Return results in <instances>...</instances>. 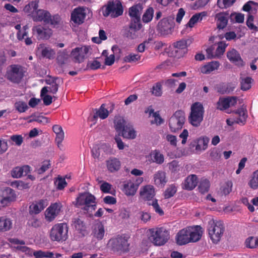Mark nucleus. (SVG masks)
<instances>
[{
  "label": "nucleus",
  "mask_w": 258,
  "mask_h": 258,
  "mask_svg": "<svg viewBox=\"0 0 258 258\" xmlns=\"http://www.w3.org/2000/svg\"><path fill=\"white\" fill-rule=\"evenodd\" d=\"M209 236L214 243L220 241L225 231V227L221 221H213L210 223L208 228Z\"/></svg>",
  "instance_id": "nucleus-6"
},
{
  "label": "nucleus",
  "mask_w": 258,
  "mask_h": 258,
  "mask_svg": "<svg viewBox=\"0 0 258 258\" xmlns=\"http://www.w3.org/2000/svg\"><path fill=\"white\" fill-rule=\"evenodd\" d=\"M32 19L34 22H43L46 24L54 26L58 25L60 20L58 14L52 16L48 11L38 8L36 12L33 13Z\"/></svg>",
  "instance_id": "nucleus-3"
},
{
  "label": "nucleus",
  "mask_w": 258,
  "mask_h": 258,
  "mask_svg": "<svg viewBox=\"0 0 258 258\" xmlns=\"http://www.w3.org/2000/svg\"><path fill=\"white\" fill-rule=\"evenodd\" d=\"M77 205L84 206L83 209L85 211H94L96 208L95 197L89 193H82L76 199Z\"/></svg>",
  "instance_id": "nucleus-9"
},
{
  "label": "nucleus",
  "mask_w": 258,
  "mask_h": 258,
  "mask_svg": "<svg viewBox=\"0 0 258 258\" xmlns=\"http://www.w3.org/2000/svg\"><path fill=\"white\" fill-rule=\"evenodd\" d=\"M38 51L41 53V56L49 59L54 57L55 51L49 46H46L44 44H40L38 47Z\"/></svg>",
  "instance_id": "nucleus-28"
},
{
  "label": "nucleus",
  "mask_w": 258,
  "mask_h": 258,
  "mask_svg": "<svg viewBox=\"0 0 258 258\" xmlns=\"http://www.w3.org/2000/svg\"><path fill=\"white\" fill-rule=\"evenodd\" d=\"M12 227V222L10 219L0 217V232L9 230Z\"/></svg>",
  "instance_id": "nucleus-39"
},
{
  "label": "nucleus",
  "mask_w": 258,
  "mask_h": 258,
  "mask_svg": "<svg viewBox=\"0 0 258 258\" xmlns=\"http://www.w3.org/2000/svg\"><path fill=\"white\" fill-rule=\"evenodd\" d=\"M29 27L26 25L23 27L22 30H19L17 33V38L19 40H22L24 39L25 36H27L28 34V30Z\"/></svg>",
  "instance_id": "nucleus-61"
},
{
  "label": "nucleus",
  "mask_w": 258,
  "mask_h": 258,
  "mask_svg": "<svg viewBox=\"0 0 258 258\" xmlns=\"http://www.w3.org/2000/svg\"><path fill=\"white\" fill-rule=\"evenodd\" d=\"M236 0H217V6L220 9H226L232 7Z\"/></svg>",
  "instance_id": "nucleus-46"
},
{
  "label": "nucleus",
  "mask_w": 258,
  "mask_h": 258,
  "mask_svg": "<svg viewBox=\"0 0 258 258\" xmlns=\"http://www.w3.org/2000/svg\"><path fill=\"white\" fill-rule=\"evenodd\" d=\"M176 241L178 245H183L190 243L187 227L179 231L176 236Z\"/></svg>",
  "instance_id": "nucleus-27"
},
{
  "label": "nucleus",
  "mask_w": 258,
  "mask_h": 258,
  "mask_svg": "<svg viewBox=\"0 0 258 258\" xmlns=\"http://www.w3.org/2000/svg\"><path fill=\"white\" fill-rule=\"evenodd\" d=\"M205 15V12L196 14L189 19L187 25L190 28L193 27L194 25L198 22L199 20H202V16H204Z\"/></svg>",
  "instance_id": "nucleus-48"
},
{
  "label": "nucleus",
  "mask_w": 258,
  "mask_h": 258,
  "mask_svg": "<svg viewBox=\"0 0 258 258\" xmlns=\"http://www.w3.org/2000/svg\"><path fill=\"white\" fill-rule=\"evenodd\" d=\"M141 23L131 22L128 28L125 30L124 35L131 39H134L138 37V31L141 28Z\"/></svg>",
  "instance_id": "nucleus-22"
},
{
  "label": "nucleus",
  "mask_w": 258,
  "mask_h": 258,
  "mask_svg": "<svg viewBox=\"0 0 258 258\" xmlns=\"http://www.w3.org/2000/svg\"><path fill=\"white\" fill-rule=\"evenodd\" d=\"M210 186V183L209 180L207 179H202L199 185V189L202 194L207 192Z\"/></svg>",
  "instance_id": "nucleus-47"
},
{
  "label": "nucleus",
  "mask_w": 258,
  "mask_h": 258,
  "mask_svg": "<svg viewBox=\"0 0 258 258\" xmlns=\"http://www.w3.org/2000/svg\"><path fill=\"white\" fill-rule=\"evenodd\" d=\"M149 231V239L154 245H163L169 238V232L163 227L152 228Z\"/></svg>",
  "instance_id": "nucleus-1"
},
{
  "label": "nucleus",
  "mask_w": 258,
  "mask_h": 258,
  "mask_svg": "<svg viewBox=\"0 0 258 258\" xmlns=\"http://www.w3.org/2000/svg\"><path fill=\"white\" fill-rule=\"evenodd\" d=\"M86 15L85 9L78 7L75 8L72 12L71 19L74 23L80 25L84 23Z\"/></svg>",
  "instance_id": "nucleus-21"
},
{
  "label": "nucleus",
  "mask_w": 258,
  "mask_h": 258,
  "mask_svg": "<svg viewBox=\"0 0 258 258\" xmlns=\"http://www.w3.org/2000/svg\"><path fill=\"white\" fill-rule=\"evenodd\" d=\"M174 27L173 18L170 17L164 18L158 24L157 30L162 35L171 34Z\"/></svg>",
  "instance_id": "nucleus-12"
},
{
  "label": "nucleus",
  "mask_w": 258,
  "mask_h": 258,
  "mask_svg": "<svg viewBox=\"0 0 258 258\" xmlns=\"http://www.w3.org/2000/svg\"><path fill=\"white\" fill-rule=\"evenodd\" d=\"M248 184L253 189H257L258 188V170H255L252 173Z\"/></svg>",
  "instance_id": "nucleus-42"
},
{
  "label": "nucleus",
  "mask_w": 258,
  "mask_h": 258,
  "mask_svg": "<svg viewBox=\"0 0 258 258\" xmlns=\"http://www.w3.org/2000/svg\"><path fill=\"white\" fill-rule=\"evenodd\" d=\"M187 227L190 243L198 241L201 238L202 235L203 231L201 227L197 225Z\"/></svg>",
  "instance_id": "nucleus-23"
},
{
  "label": "nucleus",
  "mask_w": 258,
  "mask_h": 258,
  "mask_svg": "<svg viewBox=\"0 0 258 258\" xmlns=\"http://www.w3.org/2000/svg\"><path fill=\"white\" fill-rule=\"evenodd\" d=\"M204 112V108L201 103L197 102L193 103L188 118L189 123L194 127H199L203 120Z\"/></svg>",
  "instance_id": "nucleus-2"
},
{
  "label": "nucleus",
  "mask_w": 258,
  "mask_h": 258,
  "mask_svg": "<svg viewBox=\"0 0 258 258\" xmlns=\"http://www.w3.org/2000/svg\"><path fill=\"white\" fill-rule=\"evenodd\" d=\"M148 204L152 206L155 211L160 215L164 214V212L159 205L157 200L154 199L151 202L148 203Z\"/></svg>",
  "instance_id": "nucleus-58"
},
{
  "label": "nucleus",
  "mask_w": 258,
  "mask_h": 258,
  "mask_svg": "<svg viewBox=\"0 0 258 258\" xmlns=\"http://www.w3.org/2000/svg\"><path fill=\"white\" fill-rule=\"evenodd\" d=\"M105 107L106 104H102L98 109H96L95 112L93 115V118L96 119L98 117L101 119L106 118L108 116L109 112H111L114 109V104H111L109 111Z\"/></svg>",
  "instance_id": "nucleus-25"
},
{
  "label": "nucleus",
  "mask_w": 258,
  "mask_h": 258,
  "mask_svg": "<svg viewBox=\"0 0 258 258\" xmlns=\"http://www.w3.org/2000/svg\"><path fill=\"white\" fill-rule=\"evenodd\" d=\"M75 229L79 231L80 233L85 231L86 227L83 221L81 219L78 218L75 220L74 223Z\"/></svg>",
  "instance_id": "nucleus-59"
},
{
  "label": "nucleus",
  "mask_w": 258,
  "mask_h": 258,
  "mask_svg": "<svg viewBox=\"0 0 258 258\" xmlns=\"http://www.w3.org/2000/svg\"><path fill=\"white\" fill-rule=\"evenodd\" d=\"M229 19L230 13L228 11L217 13L215 16L217 28L218 30H223L227 27Z\"/></svg>",
  "instance_id": "nucleus-16"
},
{
  "label": "nucleus",
  "mask_w": 258,
  "mask_h": 258,
  "mask_svg": "<svg viewBox=\"0 0 258 258\" xmlns=\"http://www.w3.org/2000/svg\"><path fill=\"white\" fill-rule=\"evenodd\" d=\"M141 9L140 5H135L129 8L128 14L131 18V22L140 23V10Z\"/></svg>",
  "instance_id": "nucleus-31"
},
{
  "label": "nucleus",
  "mask_w": 258,
  "mask_h": 258,
  "mask_svg": "<svg viewBox=\"0 0 258 258\" xmlns=\"http://www.w3.org/2000/svg\"><path fill=\"white\" fill-rule=\"evenodd\" d=\"M32 33L38 40H47L52 34V30L41 25L34 26Z\"/></svg>",
  "instance_id": "nucleus-13"
},
{
  "label": "nucleus",
  "mask_w": 258,
  "mask_h": 258,
  "mask_svg": "<svg viewBox=\"0 0 258 258\" xmlns=\"http://www.w3.org/2000/svg\"><path fill=\"white\" fill-rule=\"evenodd\" d=\"M69 227L67 223H61L54 225L50 231V238L52 241L63 242L68 238Z\"/></svg>",
  "instance_id": "nucleus-4"
},
{
  "label": "nucleus",
  "mask_w": 258,
  "mask_h": 258,
  "mask_svg": "<svg viewBox=\"0 0 258 258\" xmlns=\"http://www.w3.org/2000/svg\"><path fill=\"white\" fill-rule=\"evenodd\" d=\"M114 123L117 132H121L126 125L125 120L121 116L115 117Z\"/></svg>",
  "instance_id": "nucleus-43"
},
{
  "label": "nucleus",
  "mask_w": 258,
  "mask_h": 258,
  "mask_svg": "<svg viewBox=\"0 0 258 258\" xmlns=\"http://www.w3.org/2000/svg\"><path fill=\"white\" fill-rule=\"evenodd\" d=\"M123 12V8L120 1H109L103 12V15L106 17L110 16L111 18H115L121 16Z\"/></svg>",
  "instance_id": "nucleus-7"
},
{
  "label": "nucleus",
  "mask_w": 258,
  "mask_h": 258,
  "mask_svg": "<svg viewBox=\"0 0 258 258\" xmlns=\"http://www.w3.org/2000/svg\"><path fill=\"white\" fill-rule=\"evenodd\" d=\"M256 238L253 236L247 238L245 242L246 246L250 248H256Z\"/></svg>",
  "instance_id": "nucleus-63"
},
{
  "label": "nucleus",
  "mask_w": 258,
  "mask_h": 258,
  "mask_svg": "<svg viewBox=\"0 0 258 258\" xmlns=\"http://www.w3.org/2000/svg\"><path fill=\"white\" fill-rule=\"evenodd\" d=\"M60 204L59 203H54L51 204L45 211V217L47 221H53L58 215L60 211Z\"/></svg>",
  "instance_id": "nucleus-19"
},
{
  "label": "nucleus",
  "mask_w": 258,
  "mask_h": 258,
  "mask_svg": "<svg viewBox=\"0 0 258 258\" xmlns=\"http://www.w3.org/2000/svg\"><path fill=\"white\" fill-rule=\"evenodd\" d=\"M16 109L20 113H23L26 111L28 108V105L24 101H18L14 104Z\"/></svg>",
  "instance_id": "nucleus-55"
},
{
  "label": "nucleus",
  "mask_w": 258,
  "mask_h": 258,
  "mask_svg": "<svg viewBox=\"0 0 258 258\" xmlns=\"http://www.w3.org/2000/svg\"><path fill=\"white\" fill-rule=\"evenodd\" d=\"M190 42L191 41L189 39H185L174 42L172 44L174 48L172 53L174 56L178 58L183 57L187 53V47Z\"/></svg>",
  "instance_id": "nucleus-11"
},
{
  "label": "nucleus",
  "mask_w": 258,
  "mask_h": 258,
  "mask_svg": "<svg viewBox=\"0 0 258 258\" xmlns=\"http://www.w3.org/2000/svg\"><path fill=\"white\" fill-rule=\"evenodd\" d=\"M106 166L108 170L110 172H114L119 170L121 163L117 158L114 157L110 158L106 161Z\"/></svg>",
  "instance_id": "nucleus-32"
},
{
  "label": "nucleus",
  "mask_w": 258,
  "mask_h": 258,
  "mask_svg": "<svg viewBox=\"0 0 258 258\" xmlns=\"http://www.w3.org/2000/svg\"><path fill=\"white\" fill-rule=\"evenodd\" d=\"M104 227L102 223H99L95 225L94 229V236L98 240H101L104 236Z\"/></svg>",
  "instance_id": "nucleus-41"
},
{
  "label": "nucleus",
  "mask_w": 258,
  "mask_h": 258,
  "mask_svg": "<svg viewBox=\"0 0 258 258\" xmlns=\"http://www.w3.org/2000/svg\"><path fill=\"white\" fill-rule=\"evenodd\" d=\"M138 189V185L134 183L130 182L124 184L123 191L127 196H134Z\"/></svg>",
  "instance_id": "nucleus-40"
},
{
  "label": "nucleus",
  "mask_w": 258,
  "mask_h": 258,
  "mask_svg": "<svg viewBox=\"0 0 258 258\" xmlns=\"http://www.w3.org/2000/svg\"><path fill=\"white\" fill-rule=\"evenodd\" d=\"M60 79L57 78H54L52 80V82L49 83L50 86L49 87V92L52 94H56L58 91L59 83H60Z\"/></svg>",
  "instance_id": "nucleus-49"
},
{
  "label": "nucleus",
  "mask_w": 258,
  "mask_h": 258,
  "mask_svg": "<svg viewBox=\"0 0 258 258\" xmlns=\"http://www.w3.org/2000/svg\"><path fill=\"white\" fill-rule=\"evenodd\" d=\"M198 182V178L196 175H189L184 180L183 188L188 190H192L196 187Z\"/></svg>",
  "instance_id": "nucleus-30"
},
{
  "label": "nucleus",
  "mask_w": 258,
  "mask_h": 258,
  "mask_svg": "<svg viewBox=\"0 0 258 258\" xmlns=\"http://www.w3.org/2000/svg\"><path fill=\"white\" fill-rule=\"evenodd\" d=\"M227 57L228 59L232 63H234L238 67H243L245 64L244 62L241 58L239 52L235 49H232L227 52Z\"/></svg>",
  "instance_id": "nucleus-24"
},
{
  "label": "nucleus",
  "mask_w": 258,
  "mask_h": 258,
  "mask_svg": "<svg viewBox=\"0 0 258 258\" xmlns=\"http://www.w3.org/2000/svg\"><path fill=\"white\" fill-rule=\"evenodd\" d=\"M155 183L158 185H164L167 182L166 180V173L163 171H158L154 176Z\"/></svg>",
  "instance_id": "nucleus-37"
},
{
  "label": "nucleus",
  "mask_w": 258,
  "mask_h": 258,
  "mask_svg": "<svg viewBox=\"0 0 258 258\" xmlns=\"http://www.w3.org/2000/svg\"><path fill=\"white\" fill-rule=\"evenodd\" d=\"M220 66L218 61H212L208 62L201 68V72L203 74H209L212 72L218 70Z\"/></svg>",
  "instance_id": "nucleus-33"
},
{
  "label": "nucleus",
  "mask_w": 258,
  "mask_h": 258,
  "mask_svg": "<svg viewBox=\"0 0 258 258\" xmlns=\"http://www.w3.org/2000/svg\"><path fill=\"white\" fill-rule=\"evenodd\" d=\"M217 45L218 47L215 52L217 57H219L223 54L228 45L224 41H220L218 42Z\"/></svg>",
  "instance_id": "nucleus-53"
},
{
  "label": "nucleus",
  "mask_w": 258,
  "mask_h": 258,
  "mask_svg": "<svg viewBox=\"0 0 258 258\" xmlns=\"http://www.w3.org/2000/svg\"><path fill=\"white\" fill-rule=\"evenodd\" d=\"M141 58V55L138 54L130 53L128 55L125 56L124 58V60L125 62H136Z\"/></svg>",
  "instance_id": "nucleus-62"
},
{
  "label": "nucleus",
  "mask_w": 258,
  "mask_h": 258,
  "mask_svg": "<svg viewBox=\"0 0 258 258\" xmlns=\"http://www.w3.org/2000/svg\"><path fill=\"white\" fill-rule=\"evenodd\" d=\"M25 68L20 64H11L7 69L6 78L13 83L19 84L25 76Z\"/></svg>",
  "instance_id": "nucleus-5"
},
{
  "label": "nucleus",
  "mask_w": 258,
  "mask_h": 258,
  "mask_svg": "<svg viewBox=\"0 0 258 258\" xmlns=\"http://www.w3.org/2000/svg\"><path fill=\"white\" fill-rule=\"evenodd\" d=\"M112 249L116 252L125 253L129 251L130 243L128 238L125 236L118 235L110 240Z\"/></svg>",
  "instance_id": "nucleus-10"
},
{
  "label": "nucleus",
  "mask_w": 258,
  "mask_h": 258,
  "mask_svg": "<svg viewBox=\"0 0 258 258\" xmlns=\"http://www.w3.org/2000/svg\"><path fill=\"white\" fill-rule=\"evenodd\" d=\"M30 117H33V118L30 119L29 121V122H31L33 121H36L40 123H42L43 124L48 123L49 121V119L47 117L43 116H35L33 115H31Z\"/></svg>",
  "instance_id": "nucleus-56"
},
{
  "label": "nucleus",
  "mask_w": 258,
  "mask_h": 258,
  "mask_svg": "<svg viewBox=\"0 0 258 258\" xmlns=\"http://www.w3.org/2000/svg\"><path fill=\"white\" fill-rule=\"evenodd\" d=\"M141 197L145 201H151L155 196V192L153 186L147 185L142 188L140 190Z\"/></svg>",
  "instance_id": "nucleus-26"
},
{
  "label": "nucleus",
  "mask_w": 258,
  "mask_h": 258,
  "mask_svg": "<svg viewBox=\"0 0 258 258\" xmlns=\"http://www.w3.org/2000/svg\"><path fill=\"white\" fill-rule=\"evenodd\" d=\"M152 94L155 96L159 97L162 95V85L159 83H157L152 87Z\"/></svg>",
  "instance_id": "nucleus-57"
},
{
  "label": "nucleus",
  "mask_w": 258,
  "mask_h": 258,
  "mask_svg": "<svg viewBox=\"0 0 258 258\" xmlns=\"http://www.w3.org/2000/svg\"><path fill=\"white\" fill-rule=\"evenodd\" d=\"M89 50V47L88 46L76 47L72 50L71 55L76 62H81L84 60Z\"/></svg>",
  "instance_id": "nucleus-20"
},
{
  "label": "nucleus",
  "mask_w": 258,
  "mask_h": 258,
  "mask_svg": "<svg viewBox=\"0 0 258 258\" xmlns=\"http://www.w3.org/2000/svg\"><path fill=\"white\" fill-rule=\"evenodd\" d=\"M154 14V10L153 8H149L145 12L142 17V20L144 23L150 22L153 18Z\"/></svg>",
  "instance_id": "nucleus-51"
},
{
  "label": "nucleus",
  "mask_w": 258,
  "mask_h": 258,
  "mask_svg": "<svg viewBox=\"0 0 258 258\" xmlns=\"http://www.w3.org/2000/svg\"><path fill=\"white\" fill-rule=\"evenodd\" d=\"M238 97L236 96L221 97L216 103V108L223 111L229 108L231 106H235L237 104Z\"/></svg>",
  "instance_id": "nucleus-15"
},
{
  "label": "nucleus",
  "mask_w": 258,
  "mask_h": 258,
  "mask_svg": "<svg viewBox=\"0 0 258 258\" xmlns=\"http://www.w3.org/2000/svg\"><path fill=\"white\" fill-rule=\"evenodd\" d=\"M121 133L122 137L128 139H134L137 136L136 132L133 126L129 124L126 125Z\"/></svg>",
  "instance_id": "nucleus-34"
},
{
  "label": "nucleus",
  "mask_w": 258,
  "mask_h": 258,
  "mask_svg": "<svg viewBox=\"0 0 258 258\" xmlns=\"http://www.w3.org/2000/svg\"><path fill=\"white\" fill-rule=\"evenodd\" d=\"M253 80L251 77H240V89L243 91H246L251 88V84Z\"/></svg>",
  "instance_id": "nucleus-36"
},
{
  "label": "nucleus",
  "mask_w": 258,
  "mask_h": 258,
  "mask_svg": "<svg viewBox=\"0 0 258 258\" xmlns=\"http://www.w3.org/2000/svg\"><path fill=\"white\" fill-rule=\"evenodd\" d=\"M210 158L212 161H218L221 158L220 151L217 148H213L210 152Z\"/></svg>",
  "instance_id": "nucleus-54"
},
{
  "label": "nucleus",
  "mask_w": 258,
  "mask_h": 258,
  "mask_svg": "<svg viewBox=\"0 0 258 258\" xmlns=\"http://www.w3.org/2000/svg\"><path fill=\"white\" fill-rule=\"evenodd\" d=\"M11 175L14 178H20L24 175L21 167H16L11 171Z\"/></svg>",
  "instance_id": "nucleus-64"
},
{
  "label": "nucleus",
  "mask_w": 258,
  "mask_h": 258,
  "mask_svg": "<svg viewBox=\"0 0 258 258\" xmlns=\"http://www.w3.org/2000/svg\"><path fill=\"white\" fill-rule=\"evenodd\" d=\"M54 183L58 190L63 189L67 185L65 178L59 176L55 179Z\"/></svg>",
  "instance_id": "nucleus-50"
},
{
  "label": "nucleus",
  "mask_w": 258,
  "mask_h": 258,
  "mask_svg": "<svg viewBox=\"0 0 258 258\" xmlns=\"http://www.w3.org/2000/svg\"><path fill=\"white\" fill-rule=\"evenodd\" d=\"M38 7V2L32 1L25 6L23 11L25 13L31 16L33 19V13L36 12Z\"/></svg>",
  "instance_id": "nucleus-35"
},
{
  "label": "nucleus",
  "mask_w": 258,
  "mask_h": 258,
  "mask_svg": "<svg viewBox=\"0 0 258 258\" xmlns=\"http://www.w3.org/2000/svg\"><path fill=\"white\" fill-rule=\"evenodd\" d=\"M235 87V84L232 83H222L217 85L216 90L221 94H229L234 90Z\"/></svg>",
  "instance_id": "nucleus-29"
},
{
  "label": "nucleus",
  "mask_w": 258,
  "mask_h": 258,
  "mask_svg": "<svg viewBox=\"0 0 258 258\" xmlns=\"http://www.w3.org/2000/svg\"><path fill=\"white\" fill-rule=\"evenodd\" d=\"M232 182L231 181H227L225 185L222 187L221 192L225 196L229 195L232 191Z\"/></svg>",
  "instance_id": "nucleus-60"
},
{
  "label": "nucleus",
  "mask_w": 258,
  "mask_h": 258,
  "mask_svg": "<svg viewBox=\"0 0 258 258\" xmlns=\"http://www.w3.org/2000/svg\"><path fill=\"white\" fill-rule=\"evenodd\" d=\"M209 142V139L207 137L199 139L196 146V150L197 151L205 150L208 147Z\"/></svg>",
  "instance_id": "nucleus-44"
},
{
  "label": "nucleus",
  "mask_w": 258,
  "mask_h": 258,
  "mask_svg": "<svg viewBox=\"0 0 258 258\" xmlns=\"http://www.w3.org/2000/svg\"><path fill=\"white\" fill-rule=\"evenodd\" d=\"M233 119L232 123H235L241 125H244L246 122L248 117L246 109L239 108L233 112Z\"/></svg>",
  "instance_id": "nucleus-18"
},
{
  "label": "nucleus",
  "mask_w": 258,
  "mask_h": 258,
  "mask_svg": "<svg viewBox=\"0 0 258 258\" xmlns=\"http://www.w3.org/2000/svg\"><path fill=\"white\" fill-rule=\"evenodd\" d=\"M177 191V187L174 184L170 185L165 190L164 193V196L165 199H169L172 197Z\"/></svg>",
  "instance_id": "nucleus-52"
},
{
  "label": "nucleus",
  "mask_w": 258,
  "mask_h": 258,
  "mask_svg": "<svg viewBox=\"0 0 258 258\" xmlns=\"http://www.w3.org/2000/svg\"><path fill=\"white\" fill-rule=\"evenodd\" d=\"M185 121V113L181 110H178L172 115L169 120V126L171 132L175 133L181 130Z\"/></svg>",
  "instance_id": "nucleus-8"
},
{
  "label": "nucleus",
  "mask_w": 258,
  "mask_h": 258,
  "mask_svg": "<svg viewBox=\"0 0 258 258\" xmlns=\"http://www.w3.org/2000/svg\"><path fill=\"white\" fill-rule=\"evenodd\" d=\"M230 20L232 23H242L244 20V15L241 13H231L230 14Z\"/></svg>",
  "instance_id": "nucleus-45"
},
{
  "label": "nucleus",
  "mask_w": 258,
  "mask_h": 258,
  "mask_svg": "<svg viewBox=\"0 0 258 258\" xmlns=\"http://www.w3.org/2000/svg\"><path fill=\"white\" fill-rule=\"evenodd\" d=\"M151 160L158 164H162L164 161V157L159 150H154L150 153Z\"/></svg>",
  "instance_id": "nucleus-38"
},
{
  "label": "nucleus",
  "mask_w": 258,
  "mask_h": 258,
  "mask_svg": "<svg viewBox=\"0 0 258 258\" xmlns=\"http://www.w3.org/2000/svg\"><path fill=\"white\" fill-rule=\"evenodd\" d=\"M17 195L15 191L9 187H6L2 192V198L0 200L1 206L5 207L9 206L12 202L16 200Z\"/></svg>",
  "instance_id": "nucleus-14"
},
{
  "label": "nucleus",
  "mask_w": 258,
  "mask_h": 258,
  "mask_svg": "<svg viewBox=\"0 0 258 258\" xmlns=\"http://www.w3.org/2000/svg\"><path fill=\"white\" fill-rule=\"evenodd\" d=\"M48 204V201L46 199H41L37 201H34L29 207V213L31 215L38 214L44 209Z\"/></svg>",
  "instance_id": "nucleus-17"
}]
</instances>
